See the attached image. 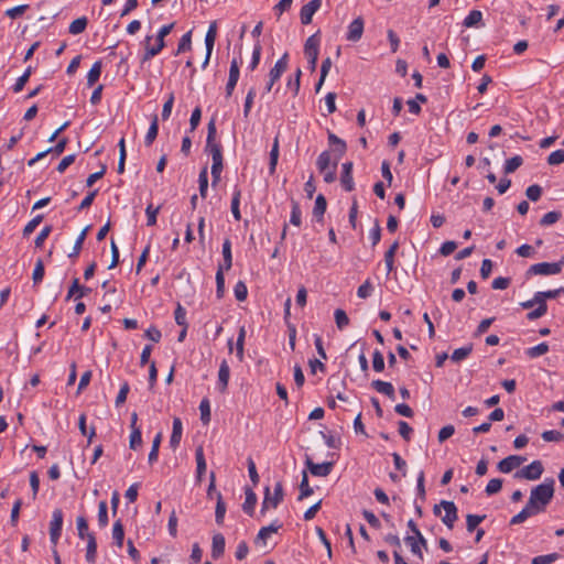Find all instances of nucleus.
I'll return each mask as SVG.
<instances>
[{
  "label": "nucleus",
  "mask_w": 564,
  "mask_h": 564,
  "mask_svg": "<svg viewBox=\"0 0 564 564\" xmlns=\"http://www.w3.org/2000/svg\"><path fill=\"white\" fill-rule=\"evenodd\" d=\"M87 24H88V20L86 17L78 18L69 24L68 31L73 35L80 34L86 30Z\"/></svg>",
  "instance_id": "34"
},
{
  "label": "nucleus",
  "mask_w": 564,
  "mask_h": 564,
  "mask_svg": "<svg viewBox=\"0 0 564 564\" xmlns=\"http://www.w3.org/2000/svg\"><path fill=\"white\" fill-rule=\"evenodd\" d=\"M31 73H32V68H31V66H29V67L25 69V72L23 73V75H21V76L17 79V82H15V84H14V86H13V91H14V93H19V91H21V90L23 89V87L25 86V84L28 83V80H29V78H30V76H31Z\"/></svg>",
  "instance_id": "51"
},
{
  "label": "nucleus",
  "mask_w": 564,
  "mask_h": 564,
  "mask_svg": "<svg viewBox=\"0 0 564 564\" xmlns=\"http://www.w3.org/2000/svg\"><path fill=\"white\" fill-rule=\"evenodd\" d=\"M313 494V489L311 488L308 484V477L306 471H303L302 480L300 484V496L299 500H303L307 497H310Z\"/></svg>",
  "instance_id": "36"
},
{
  "label": "nucleus",
  "mask_w": 564,
  "mask_h": 564,
  "mask_svg": "<svg viewBox=\"0 0 564 564\" xmlns=\"http://www.w3.org/2000/svg\"><path fill=\"white\" fill-rule=\"evenodd\" d=\"M326 208H327L326 198L324 197V195L319 194L316 197L315 206L313 209V215L318 221L323 219Z\"/></svg>",
  "instance_id": "29"
},
{
  "label": "nucleus",
  "mask_w": 564,
  "mask_h": 564,
  "mask_svg": "<svg viewBox=\"0 0 564 564\" xmlns=\"http://www.w3.org/2000/svg\"><path fill=\"white\" fill-rule=\"evenodd\" d=\"M223 257H224V264L221 265L223 267V271L224 270H230L231 265H232V256H231V242L229 239H226L223 243Z\"/></svg>",
  "instance_id": "32"
},
{
  "label": "nucleus",
  "mask_w": 564,
  "mask_h": 564,
  "mask_svg": "<svg viewBox=\"0 0 564 564\" xmlns=\"http://www.w3.org/2000/svg\"><path fill=\"white\" fill-rule=\"evenodd\" d=\"M319 39L317 34L310 36L304 45V53L308 59L311 70H315L318 57Z\"/></svg>",
  "instance_id": "7"
},
{
  "label": "nucleus",
  "mask_w": 564,
  "mask_h": 564,
  "mask_svg": "<svg viewBox=\"0 0 564 564\" xmlns=\"http://www.w3.org/2000/svg\"><path fill=\"white\" fill-rule=\"evenodd\" d=\"M454 433H455V427H454V425L448 424V425L443 426V427L440 430L438 435H437L438 442H440V443L445 442L446 440H448L449 437H452Z\"/></svg>",
  "instance_id": "63"
},
{
  "label": "nucleus",
  "mask_w": 564,
  "mask_h": 564,
  "mask_svg": "<svg viewBox=\"0 0 564 564\" xmlns=\"http://www.w3.org/2000/svg\"><path fill=\"white\" fill-rule=\"evenodd\" d=\"M372 368L376 372L384 370V358L380 350H375L372 355Z\"/></svg>",
  "instance_id": "52"
},
{
  "label": "nucleus",
  "mask_w": 564,
  "mask_h": 564,
  "mask_svg": "<svg viewBox=\"0 0 564 564\" xmlns=\"http://www.w3.org/2000/svg\"><path fill=\"white\" fill-rule=\"evenodd\" d=\"M561 293H564V286L555 290L539 291L535 294L546 303L547 300L556 299Z\"/></svg>",
  "instance_id": "55"
},
{
  "label": "nucleus",
  "mask_w": 564,
  "mask_h": 564,
  "mask_svg": "<svg viewBox=\"0 0 564 564\" xmlns=\"http://www.w3.org/2000/svg\"><path fill=\"white\" fill-rule=\"evenodd\" d=\"M525 195L530 200L536 202L542 195V188L538 184L530 185L525 191Z\"/></svg>",
  "instance_id": "59"
},
{
  "label": "nucleus",
  "mask_w": 564,
  "mask_h": 564,
  "mask_svg": "<svg viewBox=\"0 0 564 564\" xmlns=\"http://www.w3.org/2000/svg\"><path fill=\"white\" fill-rule=\"evenodd\" d=\"M288 68V53L283 54V56L276 61L275 65L271 68L269 73V79L271 80V84H275L282 74Z\"/></svg>",
  "instance_id": "15"
},
{
  "label": "nucleus",
  "mask_w": 564,
  "mask_h": 564,
  "mask_svg": "<svg viewBox=\"0 0 564 564\" xmlns=\"http://www.w3.org/2000/svg\"><path fill=\"white\" fill-rule=\"evenodd\" d=\"M523 163V159L520 155H514L508 159L505 163V173L510 174L518 170Z\"/></svg>",
  "instance_id": "38"
},
{
  "label": "nucleus",
  "mask_w": 564,
  "mask_h": 564,
  "mask_svg": "<svg viewBox=\"0 0 564 564\" xmlns=\"http://www.w3.org/2000/svg\"><path fill=\"white\" fill-rule=\"evenodd\" d=\"M330 153L329 151H323L316 161V165L319 172H325L327 169H330Z\"/></svg>",
  "instance_id": "40"
},
{
  "label": "nucleus",
  "mask_w": 564,
  "mask_h": 564,
  "mask_svg": "<svg viewBox=\"0 0 564 564\" xmlns=\"http://www.w3.org/2000/svg\"><path fill=\"white\" fill-rule=\"evenodd\" d=\"M112 539L116 545L121 549L124 540V529L121 520H117L112 527Z\"/></svg>",
  "instance_id": "27"
},
{
  "label": "nucleus",
  "mask_w": 564,
  "mask_h": 564,
  "mask_svg": "<svg viewBox=\"0 0 564 564\" xmlns=\"http://www.w3.org/2000/svg\"><path fill=\"white\" fill-rule=\"evenodd\" d=\"M45 270H44V263L42 259H37L35 263V268L33 270L32 280L34 284L40 283L43 280Z\"/></svg>",
  "instance_id": "53"
},
{
  "label": "nucleus",
  "mask_w": 564,
  "mask_h": 564,
  "mask_svg": "<svg viewBox=\"0 0 564 564\" xmlns=\"http://www.w3.org/2000/svg\"><path fill=\"white\" fill-rule=\"evenodd\" d=\"M182 433H183L182 421L180 417H174L173 430H172V434L170 437V446L173 449H175L180 445L181 438H182Z\"/></svg>",
  "instance_id": "19"
},
{
  "label": "nucleus",
  "mask_w": 564,
  "mask_h": 564,
  "mask_svg": "<svg viewBox=\"0 0 564 564\" xmlns=\"http://www.w3.org/2000/svg\"><path fill=\"white\" fill-rule=\"evenodd\" d=\"M365 22L361 17L356 18L349 25L346 34L347 41L358 42L364 34Z\"/></svg>",
  "instance_id": "11"
},
{
  "label": "nucleus",
  "mask_w": 564,
  "mask_h": 564,
  "mask_svg": "<svg viewBox=\"0 0 564 564\" xmlns=\"http://www.w3.org/2000/svg\"><path fill=\"white\" fill-rule=\"evenodd\" d=\"M563 162H564V150L553 151L547 158V163L550 165H558Z\"/></svg>",
  "instance_id": "64"
},
{
  "label": "nucleus",
  "mask_w": 564,
  "mask_h": 564,
  "mask_svg": "<svg viewBox=\"0 0 564 564\" xmlns=\"http://www.w3.org/2000/svg\"><path fill=\"white\" fill-rule=\"evenodd\" d=\"M554 496V479H545L544 482L535 486L530 494V505L543 512Z\"/></svg>",
  "instance_id": "1"
},
{
  "label": "nucleus",
  "mask_w": 564,
  "mask_h": 564,
  "mask_svg": "<svg viewBox=\"0 0 564 564\" xmlns=\"http://www.w3.org/2000/svg\"><path fill=\"white\" fill-rule=\"evenodd\" d=\"M158 132H159V119H158V116L154 115L152 122H151L149 130L144 138V143L147 147H150L154 142V140L158 137Z\"/></svg>",
  "instance_id": "26"
},
{
  "label": "nucleus",
  "mask_w": 564,
  "mask_h": 564,
  "mask_svg": "<svg viewBox=\"0 0 564 564\" xmlns=\"http://www.w3.org/2000/svg\"><path fill=\"white\" fill-rule=\"evenodd\" d=\"M549 351V345L546 343H541L534 347H531L527 350V355L530 358L540 357Z\"/></svg>",
  "instance_id": "47"
},
{
  "label": "nucleus",
  "mask_w": 564,
  "mask_h": 564,
  "mask_svg": "<svg viewBox=\"0 0 564 564\" xmlns=\"http://www.w3.org/2000/svg\"><path fill=\"white\" fill-rule=\"evenodd\" d=\"M334 315L336 325L339 329H344L349 324V318L345 311L337 308Z\"/></svg>",
  "instance_id": "57"
},
{
  "label": "nucleus",
  "mask_w": 564,
  "mask_h": 564,
  "mask_svg": "<svg viewBox=\"0 0 564 564\" xmlns=\"http://www.w3.org/2000/svg\"><path fill=\"white\" fill-rule=\"evenodd\" d=\"M102 69V63L101 61H97L93 64L91 68L88 72L87 75V85L94 86L95 83L99 79L100 74Z\"/></svg>",
  "instance_id": "31"
},
{
  "label": "nucleus",
  "mask_w": 564,
  "mask_h": 564,
  "mask_svg": "<svg viewBox=\"0 0 564 564\" xmlns=\"http://www.w3.org/2000/svg\"><path fill=\"white\" fill-rule=\"evenodd\" d=\"M63 528V511L55 509L52 513V520L50 523V540L55 546L61 538Z\"/></svg>",
  "instance_id": "8"
},
{
  "label": "nucleus",
  "mask_w": 564,
  "mask_h": 564,
  "mask_svg": "<svg viewBox=\"0 0 564 564\" xmlns=\"http://www.w3.org/2000/svg\"><path fill=\"white\" fill-rule=\"evenodd\" d=\"M502 488V480L500 478L490 479L486 486L485 492L488 496L498 494Z\"/></svg>",
  "instance_id": "50"
},
{
  "label": "nucleus",
  "mask_w": 564,
  "mask_h": 564,
  "mask_svg": "<svg viewBox=\"0 0 564 564\" xmlns=\"http://www.w3.org/2000/svg\"><path fill=\"white\" fill-rule=\"evenodd\" d=\"M482 20V13L479 10H473L464 20V26L473 28L479 24Z\"/></svg>",
  "instance_id": "35"
},
{
  "label": "nucleus",
  "mask_w": 564,
  "mask_h": 564,
  "mask_svg": "<svg viewBox=\"0 0 564 564\" xmlns=\"http://www.w3.org/2000/svg\"><path fill=\"white\" fill-rule=\"evenodd\" d=\"M371 387L379 393L387 395L389 399L394 400V388L392 383L382 381V380H373L371 382Z\"/></svg>",
  "instance_id": "20"
},
{
  "label": "nucleus",
  "mask_w": 564,
  "mask_h": 564,
  "mask_svg": "<svg viewBox=\"0 0 564 564\" xmlns=\"http://www.w3.org/2000/svg\"><path fill=\"white\" fill-rule=\"evenodd\" d=\"M284 491L283 485L281 481H276L274 485V491L271 495L270 488L265 487L264 489V498L261 506V513L264 514L269 508L275 509L281 501L283 500Z\"/></svg>",
  "instance_id": "4"
},
{
  "label": "nucleus",
  "mask_w": 564,
  "mask_h": 564,
  "mask_svg": "<svg viewBox=\"0 0 564 564\" xmlns=\"http://www.w3.org/2000/svg\"><path fill=\"white\" fill-rule=\"evenodd\" d=\"M225 538L221 533H216L213 535V543H212V557L213 558H219L225 553Z\"/></svg>",
  "instance_id": "18"
},
{
  "label": "nucleus",
  "mask_w": 564,
  "mask_h": 564,
  "mask_svg": "<svg viewBox=\"0 0 564 564\" xmlns=\"http://www.w3.org/2000/svg\"><path fill=\"white\" fill-rule=\"evenodd\" d=\"M321 6L322 0H311L308 3L303 6L300 12L302 24H310L312 22L313 15L321 8Z\"/></svg>",
  "instance_id": "12"
},
{
  "label": "nucleus",
  "mask_w": 564,
  "mask_h": 564,
  "mask_svg": "<svg viewBox=\"0 0 564 564\" xmlns=\"http://www.w3.org/2000/svg\"><path fill=\"white\" fill-rule=\"evenodd\" d=\"M108 507L105 500L98 503V524L101 528L107 527L108 524Z\"/></svg>",
  "instance_id": "43"
},
{
  "label": "nucleus",
  "mask_w": 564,
  "mask_h": 564,
  "mask_svg": "<svg viewBox=\"0 0 564 564\" xmlns=\"http://www.w3.org/2000/svg\"><path fill=\"white\" fill-rule=\"evenodd\" d=\"M191 47H192V32L189 31L181 37L176 53L180 54L182 52L189 51Z\"/></svg>",
  "instance_id": "56"
},
{
  "label": "nucleus",
  "mask_w": 564,
  "mask_h": 564,
  "mask_svg": "<svg viewBox=\"0 0 564 564\" xmlns=\"http://www.w3.org/2000/svg\"><path fill=\"white\" fill-rule=\"evenodd\" d=\"M486 516H478V514H467L466 517V525L467 531L473 532L479 523H481L485 520Z\"/></svg>",
  "instance_id": "49"
},
{
  "label": "nucleus",
  "mask_w": 564,
  "mask_h": 564,
  "mask_svg": "<svg viewBox=\"0 0 564 564\" xmlns=\"http://www.w3.org/2000/svg\"><path fill=\"white\" fill-rule=\"evenodd\" d=\"M29 9V4H20L17 7H13L11 9H8L6 11V15L10 19H18L21 17L26 10Z\"/></svg>",
  "instance_id": "62"
},
{
  "label": "nucleus",
  "mask_w": 564,
  "mask_h": 564,
  "mask_svg": "<svg viewBox=\"0 0 564 564\" xmlns=\"http://www.w3.org/2000/svg\"><path fill=\"white\" fill-rule=\"evenodd\" d=\"M306 466H307L310 473L316 477H326L330 474V471L333 469V463H330V462L316 464V463L312 462V459H310V458L306 459Z\"/></svg>",
  "instance_id": "13"
},
{
  "label": "nucleus",
  "mask_w": 564,
  "mask_h": 564,
  "mask_svg": "<svg viewBox=\"0 0 564 564\" xmlns=\"http://www.w3.org/2000/svg\"><path fill=\"white\" fill-rule=\"evenodd\" d=\"M561 218V213L549 212L540 220L541 226H550L555 224Z\"/></svg>",
  "instance_id": "60"
},
{
  "label": "nucleus",
  "mask_w": 564,
  "mask_h": 564,
  "mask_svg": "<svg viewBox=\"0 0 564 564\" xmlns=\"http://www.w3.org/2000/svg\"><path fill=\"white\" fill-rule=\"evenodd\" d=\"M435 516L441 517L442 522L448 528L453 529L457 520V508L453 501L442 500L433 508Z\"/></svg>",
  "instance_id": "2"
},
{
  "label": "nucleus",
  "mask_w": 564,
  "mask_h": 564,
  "mask_svg": "<svg viewBox=\"0 0 564 564\" xmlns=\"http://www.w3.org/2000/svg\"><path fill=\"white\" fill-rule=\"evenodd\" d=\"M142 445V434L140 429L131 430L129 447L133 451Z\"/></svg>",
  "instance_id": "48"
},
{
  "label": "nucleus",
  "mask_w": 564,
  "mask_h": 564,
  "mask_svg": "<svg viewBox=\"0 0 564 564\" xmlns=\"http://www.w3.org/2000/svg\"><path fill=\"white\" fill-rule=\"evenodd\" d=\"M558 558L557 553H551L546 555H539L532 558V564H551Z\"/></svg>",
  "instance_id": "61"
},
{
  "label": "nucleus",
  "mask_w": 564,
  "mask_h": 564,
  "mask_svg": "<svg viewBox=\"0 0 564 564\" xmlns=\"http://www.w3.org/2000/svg\"><path fill=\"white\" fill-rule=\"evenodd\" d=\"M536 308L527 314L529 321L538 319L544 316L547 312V304L535 294Z\"/></svg>",
  "instance_id": "23"
},
{
  "label": "nucleus",
  "mask_w": 564,
  "mask_h": 564,
  "mask_svg": "<svg viewBox=\"0 0 564 564\" xmlns=\"http://www.w3.org/2000/svg\"><path fill=\"white\" fill-rule=\"evenodd\" d=\"M563 260L558 262H540L532 264L527 271L528 275H555L562 272Z\"/></svg>",
  "instance_id": "5"
},
{
  "label": "nucleus",
  "mask_w": 564,
  "mask_h": 564,
  "mask_svg": "<svg viewBox=\"0 0 564 564\" xmlns=\"http://www.w3.org/2000/svg\"><path fill=\"white\" fill-rule=\"evenodd\" d=\"M97 542L94 534H87V552L86 560L88 563L96 562Z\"/></svg>",
  "instance_id": "28"
},
{
  "label": "nucleus",
  "mask_w": 564,
  "mask_h": 564,
  "mask_svg": "<svg viewBox=\"0 0 564 564\" xmlns=\"http://www.w3.org/2000/svg\"><path fill=\"white\" fill-rule=\"evenodd\" d=\"M240 196H241L240 189L236 188L234 192V195H232V199H231V213L236 220L241 219V214H240V209H239Z\"/></svg>",
  "instance_id": "42"
},
{
  "label": "nucleus",
  "mask_w": 564,
  "mask_h": 564,
  "mask_svg": "<svg viewBox=\"0 0 564 564\" xmlns=\"http://www.w3.org/2000/svg\"><path fill=\"white\" fill-rule=\"evenodd\" d=\"M525 460L527 458L523 456L510 455L501 459L498 463L497 468L500 473L508 474L511 473L513 469L520 467Z\"/></svg>",
  "instance_id": "10"
},
{
  "label": "nucleus",
  "mask_w": 564,
  "mask_h": 564,
  "mask_svg": "<svg viewBox=\"0 0 564 564\" xmlns=\"http://www.w3.org/2000/svg\"><path fill=\"white\" fill-rule=\"evenodd\" d=\"M471 350H473L471 345L465 346L462 348H457L453 351L451 359L455 362L462 361L469 356Z\"/></svg>",
  "instance_id": "45"
},
{
  "label": "nucleus",
  "mask_w": 564,
  "mask_h": 564,
  "mask_svg": "<svg viewBox=\"0 0 564 564\" xmlns=\"http://www.w3.org/2000/svg\"><path fill=\"white\" fill-rule=\"evenodd\" d=\"M216 510H215V519L217 524L221 525L224 523L225 513H226V505L223 500V496L220 492H216Z\"/></svg>",
  "instance_id": "30"
},
{
  "label": "nucleus",
  "mask_w": 564,
  "mask_h": 564,
  "mask_svg": "<svg viewBox=\"0 0 564 564\" xmlns=\"http://www.w3.org/2000/svg\"><path fill=\"white\" fill-rule=\"evenodd\" d=\"M399 249V242L394 241L384 253V262L387 267V273H391L394 270V256Z\"/></svg>",
  "instance_id": "25"
},
{
  "label": "nucleus",
  "mask_w": 564,
  "mask_h": 564,
  "mask_svg": "<svg viewBox=\"0 0 564 564\" xmlns=\"http://www.w3.org/2000/svg\"><path fill=\"white\" fill-rule=\"evenodd\" d=\"M198 183H199V194L203 198L207 195L208 189V172L207 167H203L198 175Z\"/></svg>",
  "instance_id": "37"
},
{
  "label": "nucleus",
  "mask_w": 564,
  "mask_h": 564,
  "mask_svg": "<svg viewBox=\"0 0 564 564\" xmlns=\"http://www.w3.org/2000/svg\"><path fill=\"white\" fill-rule=\"evenodd\" d=\"M161 441H162V434L159 433L155 435L153 442H152V447H151V451L149 453V463L150 464H153L154 462L158 460V457H159V448H160V445H161Z\"/></svg>",
  "instance_id": "41"
},
{
  "label": "nucleus",
  "mask_w": 564,
  "mask_h": 564,
  "mask_svg": "<svg viewBox=\"0 0 564 564\" xmlns=\"http://www.w3.org/2000/svg\"><path fill=\"white\" fill-rule=\"evenodd\" d=\"M278 159H279V140H278V138H275L272 149H271V152H270L269 170H270L271 174H273L275 172Z\"/></svg>",
  "instance_id": "39"
},
{
  "label": "nucleus",
  "mask_w": 564,
  "mask_h": 564,
  "mask_svg": "<svg viewBox=\"0 0 564 564\" xmlns=\"http://www.w3.org/2000/svg\"><path fill=\"white\" fill-rule=\"evenodd\" d=\"M282 525L278 523V521L271 523L268 527H263L258 532L257 539L265 541V539L271 534L276 532Z\"/></svg>",
  "instance_id": "44"
},
{
  "label": "nucleus",
  "mask_w": 564,
  "mask_h": 564,
  "mask_svg": "<svg viewBox=\"0 0 564 564\" xmlns=\"http://www.w3.org/2000/svg\"><path fill=\"white\" fill-rule=\"evenodd\" d=\"M538 513H540L538 508L530 505V502L528 501L525 507L518 514L512 517V519L510 520V524H520L524 522L529 517L535 516Z\"/></svg>",
  "instance_id": "17"
},
{
  "label": "nucleus",
  "mask_w": 564,
  "mask_h": 564,
  "mask_svg": "<svg viewBox=\"0 0 564 564\" xmlns=\"http://www.w3.org/2000/svg\"><path fill=\"white\" fill-rule=\"evenodd\" d=\"M245 494H246V499L242 505V510L247 514L252 516L254 512L256 503H257V495L253 492V490L251 488H247Z\"/></svg>",
  "instance_id": "24"
},
{
  "label": "nucleus",
  "mask_w": 564,
  "mask_h": 564,
  "mask_svg": "<svg viewBox=\"0 0 564 564\" xmlns=\"http://www.w3.org/2000/svg\"><path fill=\"white\" fill-rule=\"evenodd\" d=\"M239 79V64L236 58L230 63L229 78L226 85V96L230 97Z\"/></svg>",
  "instance_id": "14"
},
{
  "label": "nucleus",
  "mask_w": 564,
  "mask_h": 564,
  "mask_svg": "<svg viewBox=\"0 0 564 564\" xmlns=\"http://www.w3.org/2000/svg\"><path fill=\"white\" fill-rule=\"evenodd\" d=\"M216 294L218 299H221L225 293V276L223 272V267H219L216 272Z\"/></svg>",
  "instance_id": "46"
},
{
  "label": "nucleus",
  "mask_w": 564,
  "mask_h": 564,
  "mask_svg": "<svg viewBox=\"0 0 564 564\" xmlns=\"http://www.w3.org/2000/svg\"><path fill=\"white\" fill-rule=\"evenodd\" d=\"M543 465L540 460H533L530 465L514 473L516 479L536 480L543 474Z\"/></svg>",
  "instance_id": "6"
},
{
  "label": "nucleus",
  "mask_w": 564,
  "mask_h": 564,
  "mask_svg": "<svg viewBox=\"0 0 564 564\" xmlns=\"http://www.w3.org/2000/svg\"><path fill=\"white\" fill-rule=\"evenodd\" d=\"M328 142H329V144L335 145V150H334L336 152L335 159L340 160V158L345 154V152L347 150L346 142L343 139L338 138L333 132H328Z\"/></svg>",
  "instance_id": "21"
},
{
  "label": "nucleus",
  "mask_w": 564,
  "mask_h": 564,
  "mask_svg": "<svg viewBox=\"0 0 564 564\" xmlns=\"http://www.w3.org/2000/svg\"><path fill=\"white\" fill-rule=\"evenodd\" d=\"M173 28H174V23H171L167 25H163L159 30V32H158L159 46L158 47L147 46V52L144 53L143 58H142L143 61H148V59L152 58L153 56L158 55L162 51V48L165 45L164 37L170 34V32L172 31Z\"/></svg>",
  "instance_id": "9"
},
{
  "label": "nucleus",
  "mask_w": 564,
  "mask_h": 564,
  "mask_svg": "<svg viewBox=\"0 0 564 564\" xmlns=\"http://www.w3.org/2000/svg\"><path fill=\"white\" fill-rule=\"evenodd\" d=\"M405 543L411 547V552L415 554L419 558L423 560V553L416 540V536H406L404 539Z\"/></svg>",
  "instance_id": "58"
},
{
  "label": "nucleus",
  "mask_w": 564,
  "mask_h": 564,
  "mask_svg": "<svg viewBox=\"0 0 564 564\" xmlns=\"http://www.w3.org/2000/svg\"><path fill=\"white\" fill-rule=\"evenodd\" d=\"M341 169H343V173L340 176L341 185L346 191L351 192L355 186L354 180H352V162H345L341 165Z\"/></svg>",
  "instance_id": "16"
},
{
  "label": "nucleus",
  "mask_w": 564,
  "mask_h": 564,
  "mask_svg": "<svg viewBox=\"0 0 564 564\" xmlns=\"http://www.w3.org/2000/svg\"><path fill=\"white\" fill-rule=\"evenodd\" d=\"M199 411H200V420L204 424L209 423L210 421V404L207 399H203L199 404Z\"/></svg>",
  "instance_id": "54"
},
{
  "label": "nucleus",
  "mask_w": 564,
  "mask_h": 564,
  "mask_svg": "<svg viewBox=\"0 0 564 564\" xmlns=\"http://www.w3.org/2000/svg\"><path fill=\"white\" fill-rule=\"evenodd\" d=\"M230 377V369L226 360H223L218 371L219 390L224 392L227 389Z\"/></svg>",
  "instance_id": "22"
},
{
  "label": "nucleus",
  "mask_w": 564,
  "mask_h": 564,
  "mask_svg": "<svg viewBox=\"0 0 564 564\" xmlns=\"http://www.w3.org/2000/svg\"><path fill=\"white\" fill-rule=\"evenodd\" d=\"M89 230V226L85 227L82 232L79 234V236L77 237L75 243H74V247H73V250L72 252L68 254L69 258H77L80 253V250L83 248V245H84V241L87 237V232Z\"/></svg>",
  "instance_id": "33"
},
{
  "label": "nucleus",
  "mask_w": 564,
  "mask_h": 564,
  "mask_svg": "<svg viewBox=\"0 0 564 564\" xmlns=\"http://www.w3.org/2000/svg\"><path fill=\"white\" fill-rule=\"evenodd\" d=\"M216 132V123L215 120L212 119L207 127L206 150L209 151L213 163H223L221 145L215 141Z\"/></svg>",
  "instance_id": "3"
}]
</instances>
